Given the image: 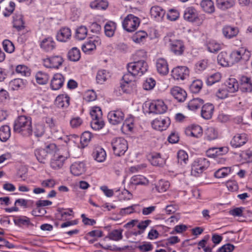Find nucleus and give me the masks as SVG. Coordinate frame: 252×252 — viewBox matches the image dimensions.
Segmentation results:
<instances>
[{
	"instance_id": "obj_1",
	"label": "nucleus",
	"mask_w": 252,
	"mask_h": 252,
	"mask_svg": "<svg viewBox=\"0 0 252 252\" xmlns=\"http://www.w3.org/2000/svg\"><path fill=\"white\" fill-rule=\"evenodd\" d=\"M13 131L23 137H28L32 135V128L31 118L25 115L18 117L14 122Z\"/></svg>"
},
{
	"instance_id": "obj_2",
	"label": "nucleus",
	"mask_w": 252,
	"mask_h": 252,
	"mask_svg": "<svg viewBox=\"0 0 252 252\" xmlns=\"http://www.w3.org/2000/svg\"><path fill=\"white\" fill-rule=\"evenodd\" d=\"M148 64L143 60L130 63L127 64L128 72L132 75L141 76L148 70Z\"/></svg>"
},
{
	"instance_id": "obj_3",
	"label": "nucleus",
	"mask_w": 252,
	"mask_h": 252,
	"mask_svg": "<svg viewBox=\"0 0 252 252\" xmlns=\"http://www.w3.org/2000/svg\"><path fill=\"white\" fill-rule=\"evenodd\" d=\"M56 150L54 144H50L45 149L38 148L34 150V155L37 160L41 163H45L49 155H52Z\"/></svg>"
},
{
	"instance_id": "obj_4",
	"label": "nucleus",
	"mask_w": 252,
	"mask_h": 252,
	"mask_svg": "<svg viewBox=\"0 0 252 252\" xmlns=\"http://www.w3.org/2000/svg\"><path fill=\"white\" fill-rule=\"evenodd\" d=\"M111 145L114 155L118 157L124 155L128 149L127 141L122 137L113 139Z\"/></svg>"
},
{
	"instance_id": "obj_5",
	"label": "nucleus",
	"mask_w": 252,
	"mask_h": 252,
	"mask_svg": "<svg viewBox=\"0 0 252 252\" xmlns=\"http://www.w3.org/2000/svg\"><path fill=\"white\" fill-rule=\"evenodd\" d=\"M250 56L251 53L249 51L244 48H241L231 52L229 55V62L233 65L241 60H249Z\"/></svg>"
},
{
	"instance_id": "obj_6",
	"label": "nucleus",
	"mask_w": 252,
	"mask_h": 252,
	"mask_svg": "<svg viewBox=\"0 0 252 252\" xmlns=\"http://www.w3.org/2000/svg\"><path fill=\"white\" fill-rule=\"evenodd\" d=\"M209 161L205 158H199L195 160L192 164L191 174L199 176L209 166Z\"/></svg>"
},
{
	"instance_id": "obj_7",
	"label": "nucleus",
	"mask_w": 252,
	"mask_h": 252,
	"mask_svg": "<svg viewBox=\"0 0 252 252\" xmlns=\"http://www.w3.org/2000/svg\"><path fill=\"white\" fill-rule=\"evenodd\" d=\"M184 18L187 21L195 23L198 25L202 24L203 20L201 16L199 15L196 9L193 7H187L185 10Z\"/></svg>"
},
{
	"instance_id": "obj_8",
	"label": "nucleus",
	"mask_w": 252,
	"mask_h": 252,
	"mask_svg": "<svg viewBox=\"0 0 252 252\" xmlns=\"http://www.w3.org/2000/svg\"><path fill=\"white\" fill-rule=\"evenodd\" d=\"M140 19L132 14H128L123 22V28L128 32H134L139 26Z\"/></svg>"
},
{
	"instance_id": "obj_9",
	"label": "nucleus",
	"mask_w": 252,
	"mask_h": 252,
	"mask_svg": "<svg viewBox=\"0 0 252 252\" xmlns=\"http://www.w3.org/2000/svg\"><path fill=\"white\" fill-rule=\"evenodd\" d=\"M165 40L169 41L170 50L174 55L180 56L183 54L185 47L182 40H172L168 37H165Z\"/></svg>"
},
{
	"instance_id": "obj_10",
	"label": "nucleus",
	"mask_w": 252,
	"mask_h": 252,
	"mask_svg": "<svg viewBox=\"0 0 252 252\" xmlns=\"http://www.w3.org/2000/svg\"><path fill=\"white\" fill-rule=\"evenodd\" d=\"M172 76L177 80H184L189 76V70L186 66H178L174 67L171 71Z\"/></svg>"
},
{
	"instance_id": "obj_11",
	"label": "nucleus",
	"mask_w": 252,
	"mask_h": 252,
	"mask_svg": "<svg viewBox=\"0 0 252 252\" xmlns=\"http://www.w3.org/2000/svg\"><path fill=\"white\" fill-rule=\"evenodd\" d=\"M167 108L164 102L161 100H157L150 103L149 109V112L155 114H163L165 113Z\"/></svg>"
},
{
	"instance_id": "obj_12",
	"label": "nucleus",
	"mask_w": 252,
	"mask_h": 252,
	"mask_svg": "<svg viewBox=\"0 0 252 252\" xmlns=\"http://www.w3.org/2000/svg\"><path fill=\"white\" fill-rule=\"evenodd\" d=\"M57 150L53 154V158L50 162L51 167L54 169H58L62 168L64 161L67 158V156L60 155L57 153Z\"/></svg>"
},
{
	"instance_id": "obj_13",
	"label": "nucleus",
	"mask_w": 252,
	"mask_h": 252,
	"mask_svg": "<svg viewBox=\"0 0 252 252\" xmlns=\"http://www.w3.org/2000/svg\"><path fill=\"white\" fill-rule=\"evenodd\" d=\"M63 62V58L60 56H52L43 60L44 65L48 68H58Z\"/></svg>"
},
{
	"instance_id": "obj_14",
	"label": "nucleus",
	"mask_w": 252,
	"mask_h": 252,
	"mask_svg": "<svg viewBox=\"0 0 252 252\" xmlns=\"http://www.w3.org/2000/svg\"><path fill=\"white\" fill-rule=\"evenodd\" d=\"M125 114L121 110L111 111L108 114V119L110 123L115 125L121 123L124 120Z\"/></svg>"
},
{
	"instance_id": "obj_15",
	"label": "nucleus",
	"mask_w": 252,
	"mask_h": 252,
	"mask_svg": "<svg viewBox=\"0 0 252 252\" xmlns=\"http://www.w3.org/2000/svg\"><path fill=\"white\" fill-rule=\"evenodd\" d=\"M101 44V40L98 37L88 40L82 46V49L85 53H89L96 48V47Z\"/></svg>"
},
{
	"instance_id": "obj_16",
	"label": "nucleus",
	"mask_w": 252,
	"mask_h": 252,
	"mask_svg": "<svg viewBox=\"0 0 252 252\" xmlns=\"http://www.w3.org/2000/svg\"><path fill=\"white\" fill-rule=\"evenodd\" d=\"M71 173L74 176H78L83 174L86 170V164L82 161L73 163L70 167Z\"/></svg>"
},
{
	"instance_id": "obj_17",
	"label": "nucleus",
	"mask_w": 252,
	"mask_h": 252,
	"mask_svg": "<svg viewBox=\"0 0 252 252\" xmlns=\"http://www.w3.org/2000/svg\"><path fill=\"white\" fill-rule=\"evenodd\" d=\"M170 125V120L168 118H161L155 119L152 123V127L158 130H165Z\"/></svg>"
},
{
	"instance_id": "obj_18",
	"label": "nucleus",
	"mask_w": 252,
	"mask_h": 252,
	"mask_svg": "<svg viewBox=\"0 0 252 252\" xmlns=\"http://www.w3.org/2000/svg\"><path fill=\"white\" fill-rule=\"evenodd\" d=\"M170 94L179 102L184 101L187 96L186 92L183 89L178 86L172 87L170 89Z\"/></svg>"
},
{
	"instance_id": "obj_19",
	"label": "nucleus",
	"mask_w": 252,
	"mask_h": 252,
	"mask_svg": "<svg viewBox=\"0 0 252 252\" xmlns=\"http://www.w3.org/2000/svg\"><path fill=\"white\" fill-rule=\"evenodd\" d=\"M248 138L246 134H237L231 139L230 145L233 148H238L246 144Z\"/></svg>"
},
{
	"instance_id": "obj_20",
	"label": "nucleus",
	"mask_w": 252,
	"mask_h": 252,
	"mask_svg": "<svg viewBox=\"0 0 252 252\" xmlns=\"http://www.w3.org/2000/svg\"><path fill=\"white\" fill-rule=\"evenodd\" d=\"M165 13V10L161 7L159 6H153L150 9L151 17L158 21H160L162 20Z\"/></svg>"
},
{
	"instance_id": "obj_21",
	"label": "nucleus",
	"mask_w": 252,
	"mask_h": 252,
	"mask_svg": "<svg viewBox=\"0 0 252 252\" xmlns=\"http://www.w3.org/2000/svg\"><path fill=\"white\" fill-rule=\"evenodd\" d=\"M156 67L158 73L162 75H166L169 72L167 62L163 58H159L157 60Z\"/></svg>"
},
{
	"instance_id": "obj_22",
	"label": "nucleus",
	"mask_w": 252,
	"mask_h": 252,
	"mask_svg": "<svg viewBox=\"0 0 252 252\" xmlns=\"http://www.w3.org/2000/svg\"><path fill=\"white\" fill-rule=\"evenodd\" d=\"M214 111V106L212 104L210 103H206L202 106L201 116L205 120L210 119L212 117Z\"/></svg>"
},
{
	"instance_id": "obj_23",
	"label": "nucleus",
	"mask_w": 252,
	"mask_h": 252,
	"mask_svg": "<svg viewBox=\"0 0 252 252\" xmlns=\"http://www.w3.org/2000/svg\"><path fill=\"white\" fill-rule=\"evenodd\" d=\"M64 79L61 73L55 74L51 82V87L53 90L60 89L63 85Z\"/></svg>"
},
{
	"instance_id": "obj_24",
	"label": "nucleus",
	"mask_w": 252,
	"mask_h": 252,
	"mask_svg": "<svg viewBox=\"0 0 252 252\" xmlns=\"http://www.w3.org/2000/svg\"><path fill=\"white\" fill-rule=\"evenodd\" d=\"M186 134L195 138H199L202 135V129L198 125H192L185 130Z\"/></svg>"
},
{
	"instance_id": "obj_25",
	"label": "nucleus",
	"mask_w": 252,
	"mask_h": 252,
	"mask_svg": "<svg viewBox=\"0 0 252 252\" xmlns=\"http://www.w3.org/2000/svg\"><path fill=\"white\" fill-rule=\"evenodd\" d=\"M70 98L65 94L59 95L56 98V105L61 108H66L69 105Z\"/></svg>"
},
{
	"instance_id": "obj_26",
	"label": "nucleus",
	"mask_w": 252,
	"mask_h": 252,
	"mask_svg": "<svg viewBox=\"0 0 252 252\" xmlns=\"http://www.w3.org/2000/svg\"><path fill=\"white\" fill-rule=\"evenodd\" d=\"M239 32L238 28L230 26H225L222 29V34L227 39H231L236 36Z\"/></svg>"
},
{
	"instance_id": "obj_27",
	"label": "nucleus",
	"mask_w": 252,
	"mask_h": 252,
	"mask_svg": "<svg viewBox=\"0 0 252 252\" xmlns=\"http://www.w3.org/2000/svg\"><path fill=\"white\" fill-rule=\"evenodd\" d=\"M92 156L94 160L98 162H102L106 159V153L103 148L97 147L94 150Z\"/></svg>"
},
{
	"instance_id": "obj_28",
	"label": "nucleus",
	"mask_w": 252,
	"mask_h": 252,
	"mask_svg": "<svg viewBox=\"0 0 252 252\" xmlns=\"http://www.w3.org/2000/svg\"><path fill=\"white\" fill-rule=\"evenodd\" d=\"M227 152L228 148L227 147L212 148L207 151L206 154L209 157L216 158Z\"/></svg>"
},
{
	"instance_id": "obj_29",
	"label": "nucleus",
	"mask_w": 252,
	"mask_h": 252,
	"mask_svg": "<svg viewBox=\"0 0 252 252\" xmlns=\"http://www.w3.org/2000/svg\"><path fill=\"white\" fill-rule=\"evenodd\" d=\"M55 42L51 37L43 39L40 43V47L47 52L52 51L55 48Z\"/></svg>"
},
{
	"instance_id": "obj_30",
	"label": "nucleus",
	"mask_w": 252,
	"mask_h": 252,
	"mask_svg": "<svg viewBox=\"0 0 252 252\" xmlns=\"http://www.w3.org/2000/svg\"><path fill=\"white\" fill-rule=\"evenodd\" d=\"M134 117L132 116H128L124 121L121 130L124 133L131 132L134 127Z\"/></svg>"
},
{
	"instance_id": "obj_31",
	"label": "nucleus",
	"mask_w": 252,
	"mask_h": 252,
	"mask_svg": "<svg viewBox=\"0 0 252 252\" xmlns=\"http://www.w3.org/2000/svg\"><path fill=\"white\" fill-rule=\"evenodd\" d=\"M71 36L70 30L68 28H63L58 32L57 39L61 42H65L69 39Z\"/></svg>"
},
{
	"instance_id": "obj_32",
	"label": "nucleus",
	"mask_w": 252,
	"mask_h": 252,
	"mask_svg": "<svg viewBox=\"0 0 252 252\" xmlns=\"http://www.w3.org/2000/svg\"><path fill=\"white\" fill-rule=\"evenodd\" d=\"M25 23L23 21L22 15L20 14H16L13 17V27L19 31L24 29Z\"/></svg>"
},
{
	"instance_id": "obj_33",
	"label": "nucleus",
	"mask_w": 252,
	"mask_h": 252,
	"mask_svg": "<svg viewBox=\"0 0 252 252\" xmlns=\"http://www.w3.org/2000/svg\"><path fill=\"white\" fill-rule=\"evenodd\" d=\"M237 167L238 166L235 165L232 167H226L221 168L215 172L214 176L217 178H224L230 174L234 168H237Z\"/></svg>"
},
{
	"instance_id": "obj_34",
	"label": "nucleus",
	"mask_w": 252,
	"mask_h": 252,
	"mask_svg": "<svg viewBox=\"0 0 252 252\" xmlns=\"http://www.w3.org/2000/svg\"><path fill=\"white\" fill-rule=\"evenodd\" d=\"M217 7L222 10L232 7L235 3V0H216Z\"/></svg>"
},
{
	"instance_id": "obj_35",
	"label": "nucleus",
	"mask_w": 252,
	"mask_h": 252,
	"mask_svg": "<svg viewBox=\"0 0 252 252\" xmlns=\"http://www.w3.org/2000/svg\"><path fill=\"white\" fill-rule=\"evenodd\" d=\"M224 86L230 93H233L237 91L239 85L236 79L229 78L225 82Z\"/></svg>"
},
{
	"instance_id": "obj_36",
	"label": "nucleus",
	"mask_w": 252,
	"mask_h": 252,
	"mask_svg": "<svg viewBox=\"0 0 252 252\" xmlns=\"http://www.w3.org/2000/svg\"><path fill=\"white\" fill-rule=\"evenodd\" d=\"M130 183L134 185H146L148 184L149 181L145 177L137 175L131 177Z\"/></svg>"
},
{
	"instance_id": "obj_37",
	"label": "nucleus",
	"mask_w": 252,
	"mask_h": 252,
	"mask_svg": "<svg viewBox=\"0 0 252 252\" xmlns=\"http://www.w3.org/2000/svg\"><path fill=\"white\" fill-rule=\"evenodd\" d=\"M200 5L203 10L207 13H212L215 11L214 2L211 0H202Z\"/></svg>"
},
{
	"instance_id": "obj_38",
	"label": "nucleus",
	"mask_w": 252,
	"mask_h": 252,
	"mask_svg": "<svg viewBox=\"0 0 252 252\" xmlns=\"http://www.w3.org/2000/svg\"><path fill=\"white\" fill-rule=\"evenodd\" d=\"M10 128L8 126L5 125L0 128V140L6 142L10 137Z\"/></svg>"
},
{
	"instance_id": "obj_39",
	"label": "nucleus",
	"mask_w": 252,
	"mask_h": 252,
	"mask_svg": "<svg viewBox=\"0 0 252 252\" xmlns=\"http://www.w3.org/2000/svg\"><path fill=\"white\" fill-rule=\"evenodd\" d=\"M206 46L208 51L213 53H217L221 48V45L214 40L208 41Z\"/></svg>"
},
{
	"instance_id": "obj_40",
	"label": "nucleus",
	"mask_w": 252,
	"mask_h": 252,
	"mask_svg": "<svg viewBox=\"0 0 252 252\" xmlns=\"http://www.w3.org/2000/svg\"><path fill=\"white\" fill-rule=\"evenodd\" d=\"M123 230L122 229H114L109 232L106 238H108L110 240L118 241L122 239Z\"/></svg>"
},
{
	"instance_id": "obj_41",
	"label": "nucleus",
	"mask_w": 252,
	"mask_h": 252,
	"mask_svg": "<svg viewBox=\"0 0 252 252\" xmlns=\"http://www.w3.org/2000/svg\"><path fill=\"white\" fill-rule=\"evenodd\" d=\"M108 5V2L104 0H95L90 3L92 8L98 10L106 9Z\"/></svg>"
},
{
	"instance_id": "obj_42",
	"label": "nucleus",
	"mask_w": 252,
	"mask_h": 252,
	"mask_svg": "<svg viewBox=\"0 0 252 252\" xmlns=\"http://www.w3.org/2000/svg\"><path fill=\"white\" fill-rule=\"evenodd\" d=\"M204 102V100L201 98H194L189 101L188 107L191 110H195L202 106Z\"/></svg>"
},
{
	"instance_id": "obj_43",
	"label": "nucleus",
	"mask_w": 252,
	"mask_h": 252,
	"mask_svg": "<svg viewBox=\"0 0 252 252\" xmlns=\"http://www.w3.org/2000/svg\"><path fill=\"white\" fill-rule=\"evenodd\" d=\"M217 60L218 63L222 66L232 65L229 62V59H227V55L225 52H220L218 56Z\"/></svg>"
},
{
	"instance_id": "obj_44",
	"label": "nucleus",
	"mask_w": 252,
	"mask_h": 252,
	"mask_svg": "<svg viewBox=\"0 0 252 252\" xmlns=\"http://www.w3.org/2000/svg\"><path fill=\"white\" fill-rule=\"evenodd\" d=\"M116 29V24L115 23L112 21L108 22L104 26V32L106 35L108 37L113 36Z\"/></svg>"
},
{
	"instance_id": "obj_45",
	"label": "nucleus",
	"mask_w": 252,
	"mask_h": 252,
	"mask_svg": "<svg viewBox=\"0 0 252 252\" xmlns=\"http://www.w3.org/2000/svg\"><path fill=\"white\" fill-rule=\"evenodd\" d=\"M67 57L68 59L72 62L78 61L81 57L80 51L76 47H73L68 52Z\"/></svg>"
},
{
	"instance_id": "obj_46",
	"label": "nucleus",
	"mask_w": 252,
	"mask_h": 252,
	"mask_svg": "<svg viewBox=\"0 0 252 252\" xmlns=\"http://www.w3.org/2000/svg\"><path fill=\"white\" fill-rule=\"evenodd\" d=\"M151 164L154 166H162L165 163L163 158L160 157L159 153L154 154L150 159Z\"/></svg>"
},
{
	"instance_id": "obj_47",
	"label": "nucleus",
	"mask_w": 252,
	"mask_h": 252,
	"mask_svg": "<svg viewBox=\"0 0 252 252\" xmlns=\"http://www.w3.org/2000/svg\"><path fill=\"white\" fill-rule=\"evenodd\" d=\"M35 79L37 83L40 85H44L48 82L49 76L48 74L45 72L38 71L36 74Z\"/></svg>"
},
{
	"instance_id": "obj_48",
	"label": "nucleus",
	"mask_w": 252,
	"mask_h": 252,
	"mask_svg": "<svg viewBox=\"0 0 252 252\" xmlns=\"http://www.w3.org/2000/svg\"><path fill=\"white\" fill-rule=\"evenodd\" d=\"M9 87L12 90H18L25 87L23 80L20 78H17L11 80L9 82Z\"/></svg>"
},
{
	"instance_id": "obj_49",
	"label": "nucleus",
	"mask_w": 252,
	"mask_h": 252,
	"mask_svg": "<svg viewBox=\"0 0 252 252\" xmlns=\"http://www.w3.org/2000/svg\"><path fill=\"white\" fill-rule=\"evenodd\" d=\"M170 184L167 181L160 180L156 185V190L159 192L166 191L169 188Z\"/></svg>"
},
{
	"instance_id": "obj_50",
	"label": "nucleus",
	"mask_w": 252,
	"mask_h": 252,
	"mask_svg": "<svg viewBox=\"0 0 252 252\" xmlns=\"http://www.w3.org/2000/svg\"><path fill=\"white\" fill-rule=\"evenodd\" d=\"M88 33V30L86 27L81 26L76 30L75 37L78 40L84 39Z\"/></svg>"
},
{
	"instance_id": "obj_51",
	"label": "nucleus",
	"mask_w": 252,
	"mask_h": 252,
	"mask_svg": "<svg viewBox=\"0 0 252 252\" xmlns=\"http://www.w3.org/2000/svg\"><path fill=\"white\" fill-rule=\"evenodd\" d=\"M218 137V132L215 128L209 127L205 131V138L208 140L211 141L216 139Z\"/></svg>"
},
{
	"instance_id": "obj_52",
	"label": "nucleus",
	"mask_w": 252,
	"mask_h": 252,
	"mask_svg": "<svg viewBox=\"0 0 252 252\" xmlns=\"http://www.w3.org/2000/svg\"><path fill=\"white\" fill-rule=\"evenodd\" d=\"M104 122L102 118L98 119H94L91 122L92 128L95 130H98L103 127Z\"/></svg>"
},
{
	"instance_id": "obj_53",
	"label": "nucleus",
	"mask_w": 252,
	"mask_h": 252,
	"mask_svg": "<svg viewBox=\"0 0 252 252\" xmlns=\"http://www.w3.org/2000/svg\"><path fill=\"white\" fill-rule=\"evenodd\" d=\"M108 76V73L106 70L104 69L98 70L96 76L97 83L100 84L103 83L107 80Z\"/></svg>"
},
{
	"instance_id": "obj_54",
	"label": "nucleus",
	"mask_w": 252,
	"mask_h": 252,
	"mask_svg": "<svg viewBox=\"0 0 252 252\" xmlns=\"http://www.w3.org/2000/svg\"><path fill=\"white\" fill-rule=\"evenodd\" d=\"M147 33L143 31L137 32L132 36V39L136 43L143 42L144 39L147 37Z\"/></svg>"
},
{
	"instance_id": "obj_55",
	"label": "nucleus",
	"mask_w": 252,
	"mask_h": 252,
	"mask_svg": "<svg viewBox=\"0 0 252 252\" xmlns=\"http://www.w3.org/2000/svg\"><path fill=\"white\" fill-rule=\"evenodd\" d=\"M14 222L16 225L19 226L23 225L28 226L30 225H33L31 222L30 219L26 216L18 217L16 218L14 220Z\"/></svg>"
},
{
	"instance_id": "obj_56",
	"label": "nucleus",
	"mask_w": 252,
	"mask_h": 252,
	"mask_svg": "<svg viewBox=\"0 0 252 252\" xmlns=\"http://www.w3.org/2000/svg\"><path fill=\"white\" fill-rule=\"evenodd\" d=\"M16 72L22 76H28L30 75V69L25 65H18L16 66Z\"/></svg>"
},
{
	"instance_id": "obj_57",
	"label": "nucleus",
	"mask_w": 252,
	"mask_h": 252,
	"mask_svg": "<svg viewBox=\"0 0 252 252\" xmlns=\"http://www.w3.org/2000/svg\"><path fill=\"white\" fill-rule=\"evenodd\" d=\"M177 159L178 162L180 164H186L188 160V155L185 151L180 150L178 152Z\"/></svg>"
},
{
	"instance_id": "obj_58",
	"label": "nucleus",
	"mask_w": 252,
	"mask_h": 252,
	"mask_svg": "<svg viewBox=\"0 0 252 252\" xmlns=\"http://www.w3.org/2000/svg\"><path fill=\"white\" fill-rule=\"evenodd\" d=\"M202 82L199 80L193 81L190 86V90L193 93H197L201 89Z\"/></svg>"
},
{
	"instance_id": "obj_59",
	"label": "nucleus",
	"mask_w": 252,
	"mask_h": 252,
	"mask_svg": "<svg viewBox=\"0 0 252 252\" xmlns=\"http://www.w3.org/2000/svg\"><path fill=\"white\" fill-rule=\"evenodd\" d=\"M221 74L219 72L215 73L209 76L207 80V84L208 86H211L216 82L220 81L221 79Z\"/></svg>"
},
{
	"instance_id": "obj_60",
	"label": "nucleus",
	"mask_w": 252,
	"mask_h": 252,
	"mask_svg": "<svg viewBox=\"0 0 252 252\" xmlns=\"http://www.w3.org/2000/svg\"><path fill=\"white\" fill-rule=\"evenodd\" d=\"M156 85V81L152 78H147L143 84V88L145 90H151Z\"/></svg>"
},
{
	"instance_id": "obj_61",
	"label": "nucleus",
	"mask_w": 252,
	"mask_h": 252,
	"mask_svg": "<svg viewBox=\"0 0 252 252\" xmlns=\"http://www.w3.org/2000/svg\"><path fill=\"white\" fill-rule=\"evenodd\" d=\"M90 115L92 120L102 118V113L100 108L99 107L95 106L93 107L90 112Z\"/></svg>"
},
{
	"instance_id": "obj_62",
	"label": "nucleus",
	"mask_w": 252,
	"mask_h": 252,
	"mask_svg": "<svg viewBox=\"0 0 252 252\" xmlns=\"http://www.w3.org/2000/svg\"><path fill=\"white\" fill-rule=\"evenodd\" d=\"M45 131L44 126L43 124H37L35 125L34 133L36 137L42 136Z\"/></svg>"
},
{
	"instance_id": "obj_63",
	"label": "nucleus",
	"mask_w": 252,
	"mask_h": 252,
	"mask_svg": "<svg viewBox=\"0 0 252 252\" xmlns=\"http://www.w3.org/2000/svg\"><path fill=\"white\" fill-rule=\"evenodd\" d=\"M4 50L9 53L13 52L14 50V46L12 42L9 40L5 39L2 42Z\"/></svg>"
},
{
	"instance_id": "obj_64",
	"label": "nucleus",
	"mask_w": 252,
	"mask_h": 252,
	"mask_svg": "<svg viewBox=\"0 0 252 252\" xmlns=\"http://www.w3.org/2000/svg\"><path fill=\"white\" fill-rule=\"evenodd\" d=\"M229 92L225 86L219 89L216 93V95L219 98L224 99L229 96Z\"/></svg>"
}]
</instances>
